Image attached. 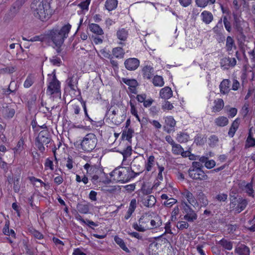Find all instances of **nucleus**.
<instances>
[{"label":"nucleus","instance_id":"1","mask_svg":"<svg viewBox=\"0 0 255 255\" xmlns=\"http://www.w3.org/2000/svg\"><path fill=\"white\" fill-rule=\"evenodd\" d=\"M50 7L47 0H36L31 4L34 16L42 21L46 20L51 15Z\"/></svg>","mask_w":255,"mask_h":255},{"label":"nucleus","instance_id":"2","mask_svg":"<svg viewBox=\"0 0 255 255\" xmlns=\"http://www.w3.org/2000/svg\"><path fill=\"white\" fill-rule=\"evenodd\" d=\"M71 28V25L67 23L63 25L61 28L53 29L50 31L48 36L54 44L57 47L61 46L64 43V40L68 36V34Z\"/></svg>","mask_w":255,"mask_h":255},{"label":"nucleus","instance_id":"3","mask_svg":"<svg viewBox=\"0 0 255 255\" xmlns=\"http://www.w3.org/2000/svg\"><path fill=\"white\" fill-rule=\"evenodd\" d=\"M111 180L116 182L125 183L134 177V172L129 167H119L110 174Z\"/></svg>","mask_w":255,"mask_h":255},{"label":"nucleus","instance_id":"4","mask_svg":"<svg viewBox=\"0 0 255 255\" xmlns=\"http://www.w3.org/2000/svg\"><path fill=\"white\" fill-rule=\"evenodd\" d=\"M48 81L47 93L53 97H60V83L56 78L55 74H49Z\"/></svg>","mask_w":255,"mask_h":255},{"label":"nucleus","instance_id":"5","mask_svg":"<svg viewBox=\"0 0 255 255\" xmlns=\"http://www.w3.org/2000/svg\"><path fill=\"white\" fill-rule=\"evenodd\" d=\"M97 143V139L95 134L89 133L86 135L81 142L82 149L85 151L90 152L92 151Z\"/></svg>","mask_w":255,"mask_h":255},{"label":"nucleus","instance_id":"6","mask_svg":"<svg viewBox=\"0 0 255 255\" xmlns=\"http://www.w3.org/2000/svg\"><path fill=\"white\" fill-rule=\"evenodd\" d=\"M230 196V208L231 210L234 211L235 213H241L246 208L248 204L247 201L241 197L237 198L231 195Z\"/></svg>","mask_w":255,"mask_h":255},{"label":"nucleus","instance_id":"7","mask_svg":"<svg viewBox=\"0 0 255 255\" xmlns=\"http://www.w3.org/2000/svg\"><path fill=\"white\" fill-rule=\"evenodd\" d=\"M50 134L47 130H43L39 132L36 138V146L42 152L45 150L44 145L48 147L47 144L50 142Z\"/></svg>","mask_w":255,"mask_h":255},{"label":"nucleus","instance_id":"8","mask_svg":"<svg viewBox=\"0 0 255 255\" xmlns=\"http://www.w3.org/2000/svg\"><path fill=\"white\" fill-rule=\"evenodd\" d=\"M150 214L145 213L143 214L137 222L132 225L133 228L138 232H144L149 230Z\"/></svg>","mask_w":255,"mask_h":255},{"label":"nucleus","instance_id":"9","mask_svg":"<svg viewBox=\"0 0 255 255\" xmlns=\"http://www.w3.org/2000/svg\"><path fill=\"white\" fill-rule=\"evenodd\" d=\"M184 212L185 215L184 216V219L192 222L196 220L197 218V215L195 211L190 207V206L186 203H184Z\"/></svg>","mask_w":255,"mask_h":255},{"label":"nucleus","instance_id":"10","mask_svg":"<svg viewBox=\"0 0 255 255\" xmlns=\"http://www.w3.org/2000/svg\"><path fill=\"white\" fill-rule=\"evenodd\" d=\"M189 176L195 180H205L207 179L208 176L202 169H189L188 170Z\"/></svg>","mask_w":255,"mask_h":255},{"label":"nucleus","instance_id":"11","mask_svg":"<svg viewBox=\"0 0 255 255\" xmlns=\"http://www.w3.org/2000/svg\"><path fill=\"white\" fill-rule=\"evenodd\" d=\"M124 64L127 69L129 71H133L138 67L139 61L135 58H129L125 61Z\"/></svg>","mask_w":255,"mask_h":255},{"label":"nucleus","instance_id":"12","mask_svg":"<svg viewBox=\"0 0 255 255\" xmlns=\"http://www.w3.org/2000/svg\"><path fill=\"white\" fill-rule=\"evenodd\" d=\"M84 167L87 170V173L91 176L96 174H102V170H103L99 166L91 164V162L85 164Z\"/></svg>","mask_w":255,"mask_h":255},{"label":"nucleus","instance_id":"13","mask_svg":"<svg viewBox=\"0 0 255 255\" xmlns=\"http://www.w3.org/2000/svg\"><path fill=\"white\" fill-rule=\"evenodd\" d=\"M165 125L164 126V130L167 132L170 133L174 131V127L176 125V122L172 117H167L165 119Z\"/></svg>","mask_w":255,"mask_h":255},{"label":"nucleus","instance_id":"14","mask_svg":"<svg viewBox=\"0 0 255 255\" xmlns=\"http://www.w3.org/2000/svg\"><path fill=\"white\" fill-rule=\"evenodd\" d=\"M119 113L118 109L115 106H112L110 108L107 112V115L109 116V118L111 119L112 122L115 125H118L120 124V122L117 120L116 117Z\"/></svg>","mask_w":255,"mask_h":255},{"label":"nucleus","instance_id":"15","mask_svg":"<svg viewBox=\"0 0 255 255\" xmlns=\"http://www.w3.org/2000/svg\"><path fill=\"white\" fill-rule=\"evenodd\" d=\"M183 195L188 201V203L194 208L199 207V204L194 197L193 194L188 190H185Z\"/></svg>","mask_w":255,"mask_h":255},{"label":"nucleus","instance_id":"16","mask_svg":"<svg viewBox=\"0 0 255 255\" xmlns=\"http://www.w3.org/2000/svg\"><path fill=\"white\" fill-rule=\"evenodd\" d=\"M221 65L224 67V69H228L229 67H234L237 63L235 58L224 57L221 60Z\"/></svg>","mask_w":255,"mask_h":255},{"label":"nucleus","instance_id":"17","mask_svg":"<svg viewBox=\"0 0 255 255\" xmlns=\"http://www.w3.org/2000/svg\"><path fill=\"white\" fill-rule=\"evenodd\" d=\"M162 225V222L159 217L156 216L153 218L150 215L149 230L156 229Z\"/></svg>","mask_w":255,"mask_h":255},{"label":"nucleus","instance_id":"18","mask_svg":"<svg viewBox=\"0 0 255 255\" xmlns=\"http://www.w3.org/2000/svg\"><path fill=\"white\" fill-rule=\"evenodd\" d=\"M156 202V199L153 195H146L142 199L143 205L147 207H152L155 205Z\"/></svg>","mask_w":255,"mask_h":255},{"label":"nucleus","instance_id":"19","mask_svg":"<svg viewBox=\"0 0 255 255\" xmlns=\"http://www.w3.org/2000/svg\"><path fill=\"white\" fill-rule=\"evenodd\" d=\"M142 75L144 79H150L154 74L153 68L150 65H146L142 70Z\"/></svg>","mask_w":255,"mask_h":255},{"label":"nucleus","instance_id":"20","mask_svg":"<svg viewBox=\"0 0 255 255\" xmlns=\"http://www.w3.org/2000/svg\"><path fill=\"white\" fill-rule=\"evenodd\" d=\"M230 81L228 79L223 80L220 84L219 88L220 92L223 94H227L230 89Z\"/></svg>","mask_w":255,"mask_h":255},{"label":"nucleus","instance_id":"21","mask_svg":"<svg viewBox=\"0 0 255 255\" xmlns=\"http://www.w3.org/2000/svg\"><path fill=\"white\" fill-rule=\"evenodd\" d=\"M235 252L239 255H250V251L249 248L243 244H241L237 247L235 249Z\"/></svg>","mask_w":255,"mask_h":255},{"label":"nucleus","instance_id":"22","mask_svg":"<svg viewBox=\"0 0 255 255\" xmlns=\"http://www.w3.org/2000/svg\"><path fill=\"white\" fill-rule=\"evenodd\" d=\"M202 20L203 22L208 24L210 23L213 20V15L212 13L207 10H204L201 14Z\"/></svg>","mask_w":255,"mask_h":255},{"label":"nucleus","instance_id":"23","mask_svg":"<svg viewBox=\"0 0 255 255\" xmlns=\"http://www.w3.org/2000/svg\"><path fill=\"white\" fill-rule=\"evenodd\" d=\"M172 96V91L170 88L166 87L160 91V96L161 98L168 99Z\"/></svg>","mask_w":255,"mask_h":255},{"label":"nucleus","instance_id":"24","mask_svg":"<svg viewBox=\"0 0 255 255\" xmlns=\"http://www.w3.org/2000/svg\"><path fill=\"white\" fill-rule=\"evenodd\" d=\"M90 30L94 34L98 35H102L104 34V31L102 28L97 24L91 23L89 25Z\"/></svg>","mask_w":255,"mask_h":255},{"label":"nucleus","instance_id":"25","mask_svg":"<svg viewBox=\"0 0 255 255\" xmlns=\"http://www.w3.org/2000/svg\"><path fill=\"white\" fill-rule=\"evenodd\" d=\"M226 47L229 54H231V52H232L233 48L236 49L235 41L231 36H228L227 37Z\"/></svg>","mask_w":255,"mask_h":255},{"label":"nucleus","instance_id":"26","mask_svg":"<svg viewBox=\"0 0 255 255\" xmlns=\"http://www.w3.org/2000/svg\"><path fill=\"white\" fill-rule=\"evenodd\" d=\"M99 174H96L92 175V179L91 181L94 184H96L98 182H103L104 183H108V182H107L106 181L103 180V177L106 176L105 173L102 170V174L99 173Z\"/></svg>","mask_w":255,"mask_h":255},{"label":"nucleus","instance_id":"27","mask_svg":"<svg viewBox=\"0 0 255 255\" xmlns=\"http://www.w3.org/2000/svg\"><path fill=\"white\" fill-rule=\"evenodd\" d=\"M215 123L218 127H225L229 123V120L227 117L221 116L215 120Z\"/></svg>","mask_w":255,"mask_h":255},{"label":"nucleus","instance_id":"28","mask_svg":"<svg viewBox=\"0 0 255 255\" xmlns=\"http://www.w3.org/2000/svg\"><path fill=\"white\" fill-rule=\"evenodd\" d=\"M239 126V120L236 119L232 123L229 132H228V135L229 136L232 137L234 136L237 129L238 128Z\"/></svg>","mask_w":255,"mask_h":255},{"label":"nucleus","instance_id":"29","mask_svg":"<svg viewBox=\"0 0 255 255\" xmlns=\"http://www.w3.org/2000/svg\"><path fill=\"white\" fill-rule=\"evenodd\" d=\"M241 185L245 186L246 192L249 196L254 197V191L252 182L246 183L245 181H243L241 183Z\"/></svg>","mask_w":255,"mask_h":255},{"label":"nucleus","instance_id":"30","mask_svg":"<svg viewBox=\"0 0 255 255\" xmlns=\"http://www.w3.org/2000/svg\"><path fill=\"white\" fill-rule=\"evenodd\" d=\"M112 53L117 58H123L124 57L125 52L122 48L118 47L113 49Z\"/></svg>","mask_w":255,"mask_h":255},{"label":"nucleus","instance_id":"31","mask_svg":"<svg viewBox=\"0 0 255 255\" xmlns=\"http://www.w3.org/2000/svg\"><path fill=\"white\" fill-rule=\"evenodd\" d=\"M216 0H195L196 4L200 7L204 8L208 4L215 3Z\"/></svg>","mask_w":255,"mask_h":255},{"label":"nucleus","instance_id":"32","mask_svg":"<svg viewBox=\"0 0 255 255\" xmlns=\"http://www.w3.org/2000/svg\"><path fill=\"white\" fill-rule=\"evenodd\" d=\"M254 146H255V139L253 137L251 131H250L246 141L245 148H248Z\"/></svg>","mask_w":255,"mask_h":255},{"label":"nucleus","instance_id":"33","mask_svg":"<svg viewBox=\"0 0 255 255\" xmlns=\"http://www.w3.org/2000/svg\"><path fill=\"white\" fill-rule=\"evenodd\" d=\"M215 106L213 108L214 112L220 111L224 106V103L222 99H218L214 102Z\"/></svg>","mask_w":255,"mask_h":255},{"label":"nucleus","instance_id":"34","mask_svg":"<svg viewBox=\"0 0 255 255\" xmlns=\"http://www.w3.org/2000/svg\"><path fill=\"white\" fill-rule=\"evenodd\" d=\"M118 5L117 0H107L105 6L107 10L111 11L115 9Z\"/></svg>","mask_w":255,"mask_h":255},{"label":"nucleus","instance_id":"35","mask_svg":"<svg viewBox=\"0 0 255 255\" xmlns=\"http://www.w3.org/2000/svg\"><path fill=\"white\" fill-rule=\"evenodd\" d=\"M219 244L225 249L227 250H231L233 248V242L223 239L220 240Z\"/></svg>","mask_w":255,"mask_h":255},{"label":"nucleus","instance_id":"36","mask_svg":"<svg viewBox=\"0 0 255 255\" xmlns=\"http://www.w3.org/2000/svg\"><path fill=\"white\" fill-rule=\"evenodd\" d=\"M17 85L13 81L10 83L8 88L7 89L3 90V92L6 95H9L10 93H15L17 90Z\"/></svg>","mask_w":255,"mask_h":255},{"label":"nucleus","instance_id":"37","mask_svg":"<svg viewBox=\"0 0 255 255\" xmlns=\"http://www.w3.org/2000/svg\"><path fill=\"white\" fill-rule=\"evenodd\" d=\"M115 242L124 251L127 253H129L130 251L127 247L124 240L118 236H115L114 238Z\"/></svg>","mask_w":255,"mask_h":255},{"label":"nucleus","instance_id":"38","mask_svg":"<svg viewBox=\"0 0 255 255\" xmlns=\"http://www.w3.org/2000/svg\"><path fill=\"white\" fill-rule=\"evenodd\" d=\"M118 38L123 41H125L128 35V32L124 28L119 29L117 32Z\"/></svg>","mask_w":255,"mask_h":255},{"label":"nucleus","instance_id":"39","mask_svg":"<svg viewBox=\"0 0 255 255\" xmlns=\"http://www.w3.org/2000/svg\"><path fill=\"white\" fill-rule=\"evenodd\" d=\"M152 83L155 86L162 87L164 85V82L161 76L156 75L152 79Z\"/></svg>","mask_w":255,"mask_h":255},{"label":"nucleus","instance_id":"40","mask_svg":"<svg viewBox=\"0 0 255 255\" xmlns=\"http://www.w3.org/2000/svg\"><path fill=\"white\" fill-rule=\"evenodd\" d=\"M155 158L154 156L150 155L147 159V162L145 163V167L147 171H149L151 170L152 167L154 165Z\"/></svg>","mask_w":255,"mask_h":255},{"label":"nucleus","instance_id":"41","mask_svg":"<svg viewBox=\"0 0 255 255\" xmlns=\"http://www.w3.org/2000/svg\"><path fill=\"white\" fill-rule=\"evenodd\" d=\"M219 138L216 135H212L209 137V145L211 147H214L218 145Z\"/></svg>","mask_w":255,"mask_h":255},{"label":"nucleus","instance_id":"42","mask_svg":"<svg viewBox=\"0 0 255 255\" xmlns=\"http://www.w3.org/2000/svg\"><path fill=\"white\" fill-rule=\"evenodd\" d=\"M132 148L131 146L128 145L127 148L124 149L121 153L123 155V161H125L127 158L129 157L131 154Z\"/></svg>","mask_w":255,"mask_h":255},{"label":"nucleus","instance_id":"43","mask_svg":"<svg viewBox=\"0 0 255 255\" xmlns=\"http://www.w3.org/2000/svg\"><path fill=\"white\" fill-rule=\"evenodd\" d=\"M176 138L179 142H186L188 140L189 135L186 133L180 132L177 134Z\"/></svg>","mask_w":255,"mask_h":255},{"label":"nucleus","instance_id":"44","mask_svg":"<svg viewBox=\"0 0 255 255\" xmlns=\"http://www.w3.org/2000/svg\"><path fill=\"white\" fill-rule=\"evenodd\" d=\"M133 132V130L132 129H126L123 131L122 133V137H125L127 140L129 141L132 136Z\"/></svg>","mask_w":255,"mask_h":255},{"label":"nucleus","instance_id":"45","mask_svg":"<svg viewBox=\"0 0 255 255\" xmlns=\"http://www.w3.org/2000/svg\"><path fill=\"white\" fill-rule=\"evenodd\" d=\"M77 209L79 212L86 214L89 212V207L87 204L80 203L77 205Z\"/></svg>","mask_w":255,"mask_h":255},{"label":"nucleus","instance_id":"46","mask_svg":"<svg viewBox=\"0 0 255 255\" xmlns=\"http://www.w3.org/2000/svg\"><path fill=\"white\" fill-rule=\"evenodd\" d=\"M183 151V148L179 144L175 143L172 146V152L175 155H179Z\"/></svg>","mask_w":255,"mask_h":255},{"label":"nucleus","instance_id":"47","mask_svg":"<svg viewBox=\"0 0 255 255\" xmlns=\"http://www.w3.org/2000/svg\"><path fill=\"white\" fill-rule=\"evenodd\" d=\"M26 0H17L14 4L12 5L10 10H14L16 12L19 9V7L25 2Z\"/></svg>","mask_w":255,"mask_h":255},{"label":"nucleus","instance_id":"48","mask_svg":"<svg viewBox=\"0 0 255 255\" xmlns=\"http://www.w3.org/2000/svg\"><path fill=\"white\" fill-rule=\"evenodd\" d=\"M4 112L5 115L8 118H12L15 114L14 109L8 106L5 107V108L4 110Z\"/></svg>","mask_w":255,"mask_h":255},{"label":"nucleus","instance_id":"49","mask_svg":"<svg viewBox=\"0 0 255 255\" xmlns=\"http://www.w3.org/2000/svg\"><path fill=\"white\" fill-rule=\"evenodd\" d=\"M206 141V137L201 134H198L195 137L194 142L197 145H203Z\"/></svg>","mask_w":255,"mask_h":255},{"label":"nucleus","instance_id":"50","mask_svg":"<svg viewBox=\"0 0 255 255\" xmlns=\"http://www.w3.org/2000/svg\"><path fill=\"white\" fill-rule=\"evenodd\" d=\"M34 83V78L33 76L29 75L26 78L24 82L23 86L26 88L31 87Z\"/></svg>","mask_w":255,"mask_h":255},{"label":"nucleus","instance_id":"51","mask_svg":"<svg viewBox=\"0 0 255 255\" xmlns=\"http://www.w3.org/2000/svg\"><path fill=\"white\" fill-rule=\"evenodd\" d=\"M23 140L20 139L16 146L13 148L14 153H19L23 149Z\"/></svg>","mask_w":255,"mask_h":255},{"label":"nucleus","instance_id":"52","mask_svg":"<svg viewBox=\"0 0 255 255\" xmlns=\"http://www.w3.org/2000/svg\"><path fill=\"white\" fill-rule=\"evenodd\" d=\"M123 81L126 84L133 88L135 87L137 85V81L134 79H128L126 78H123Z\"/></svg>","mask_w":255,"mask_h":255},{"label":"nucleus","instance_id":"53","mask_svg":"<svg viewBox=\"0 0 255 255\" xmlns=\"http://www.w3.org/2000/svg\"><path fill=\"white\" fill-rule=\"evenodd\" d=\"M50 61L51 63L53 65H55V66H59L62 63V61H61L60 58L57 56H53L50 59Z\"/></svg>","mask_w":255,"mask_h":255},{"label":"nucleus","instance_id":"54","mask_svg":"<svg viewBox=\"0 0 255 255\" xmlns=\"http://www.w3.org/2000/svg\"><path fill=\"white\" fill-rule=\"evenodd\" d=\"M16 67L15 66L6 67L0 69L1 73L12 74L15 71Z\"/></svg>","mask_w":255,"mask_h":255},{"label":"nucleus","instance_id":"55","mask_svg":"<svg viewBox=\"0 0 255 255\" xmlns=\"http://www.w3.org/2000/svg\"><path fill=\"white\" fill-rule=\"evenodd\" d=\"M189 224L185 221H180L177 223V228L181 230L187 229L189 227Z\"/></svg>","mask_w":255,"mask_h":255},{"label":"nucleus","instance_id":"56","mask_svg":"<svg viewBox=\"0 0 255 255\" xmlns=\"http://www.w3.org/2000/svg\"><path fill=\"white\" fill-rule=\"evenodd\" d=\"M198 200L199 201V202L201 204L200 208L201 207H205L208 205L209 201H208L206 195H204L202 197H201L200 198L198 199Z\"/></svg>","mask_w":255,"mask_h":255},{"label":"nucleus","instance_id":"57","mask_svg":"<svg viewBox=\"0 0 255 255\" xmlns=\"http://www.w3.org/2000/svg\"><path fill=\"white\" fill-rule=\"evenodd\" d=\"M177 202V200L172 198H170L168 200L164 202V205L168 207L172 206Z\"/></svg>","mask_w":255,"mask_h":255},{"label":"nucleus","instance_id":"58","mask_svg":"<svg viewBox=\"0 0 255 255\" xmlns=\"http://www.w3.org/2000/svg\"><path fill=\"white\" fill-rule=\"evenodd\" d=\"M158 170H159V173L157 175L156 179H157V181H162L163 179L162 172L164 170V167L162 166H159V165H158Z\"/></svg>","mask_w":255,"mask_h":255},{"label":"nucleus","instance_id":"59","mask_svg":"<svg viewBox=\"0 0 255 255\" xmlns=\"http://www.w3.org/2000/svg\"><path fill=\"white\" fill-rule=\"evenodd\" d=\"M223 22L226 30L230 32L231 30V26L230 22L228 20L227 17L226 16H224L223 17Z\"/></svg>","mask_w":255,"mask_h":255},{"label":"nucleus","instance_id":"60","mask_svg":"<svg viewBox=\"0 0 255 255\" xmlns=\"http://www.w3.org/2000/svg\"><path fill=\"white\" fill-rule=\"evenodd\" d=\"M79 220L83 223L87 225L88 226L91 228L92 226H97L98 224L92 221H90L89 220H87L86 221L84 220L82 218H80Z\"/></svg>","mask_w":255,"mask_h":255},{"label":"nucleus","instance_id":"61","mask_svg":"<svg viewBox=\"0 0 255 255\" xmlns=\"http://www.w3.org/2000/svg\"><path fill=\"white\" fill-rule=\"evenodd\" d=\"M19 178H16L14 179V184H13V190L15 192L18 193L20 190V185H19Z\"/></svg>","mask_w":255,"mask_h":255},{"label":"nucleus","instance_id":"62","mask_svg":"<svg viewBox=\"0 0 255 255\" xmlns=\"http://www.w3.org/2000/svg\"><path fill=\"white\" fill-rule=\"evenodd\" d=\"M216 165V162L214 160H208L205 162V166L207 169H211L213 168Z\"/></svg>","mask_w":255,"mask_h":255},{"label":"nucleus","instance_id":"63","mask_svg":"<svg viewBox=\"0 0 255 255\" xmlns=\"http://www.w3.org/2000/svg\"><path fill=\"white\" fill-rule=\"evenodd\" d=\"M142 161V159L138 158H134L131 163V166L134 168L137 167L138 169H139L140 165L138 163Z\"/></svg>","mask_w":255,"mask_h":255},{"label":"nucleus","instance_id":"64","mask_svg":"<svg viewBox=\"0 0 255 255\" xmlns=\"http://www.w3.org/2000/svg\"><path fill=\"white\" fill-rule=\"evenodd\" d=\"M203 167L202 164L200 162L194 161L192 162V166L190 169H202Z\"/></svg>","mask_w":255,"mask_h":255}]
</instances>
